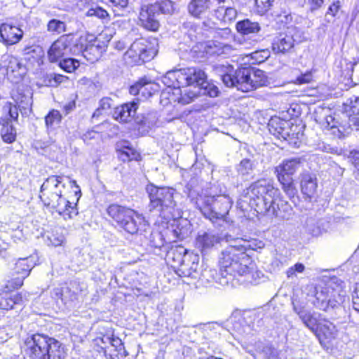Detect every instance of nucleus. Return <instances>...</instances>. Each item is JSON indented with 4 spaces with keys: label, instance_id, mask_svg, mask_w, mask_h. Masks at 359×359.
<instances>
[{
    "label": "nucleus",
    "instance_id": "nucleus-1",
    "mask_svg": "<svg viewBox=\"0 0 359 359\" xmlns=\"http://www.w3.org/2000/svg\"><path fill=\"white\" fill-rule=\"evenodd\" d=\"M279 195V190L270 180L262 179L252 183L245 191L241 203H248L259 214L284 217L282 210L285 211L289 205Z\"/></svg>",
    "mask_w": 359,
    "mask_h": 359
},
{
    "label": "nucleus",
    "instance_id": "nucleus-2",
    "mask_svg": "<svg viewBox=\"0 0 359 359\" xmlns=\"http://www.w3.org/2000/svg\"><path fill=\"white\" fill-rule=\"evenodd\" d=\"M231 245L222 252L219 266L222 275L243 276L248 282H252L255 264L245 251L251 248V245L241 238L233 240Z\"/></svg>",
    "mask_w": 359,
    "mask_h": 359
},
{
    "label": "nucleus",
    "instance_id": "nucleus-3",
    "mask_svg": "<svg viewBox=\"0 0 359 359\" xmlns=\"http://www.w3.org/2000/svg\"><path fill=\"white\" fill-rule=\"evenodd\" d=\"M62 177L52 175L48 177L41 187L40 198L43 204L55 210L65 219H72L78 215L76 205L72 203L62 196L65 184Z\"/></svg>",
    "mask_w": 359,
    "mask_h": 359
},
{
    "label": "nucleus",
    "instance_id": "nucleus-4",
    "mask_svg": "<svg viewBox=\"0 0 359 359\" xmlns=\"http://www.w3.org/2000/svg\"><path fill=\"white\" fill-rule=\"evenodd\" d=\"M26 351L31 359H65V346L48 335L35 334L25 341Z\"/></svg>",
    "mask_w": 359,
    "mask_h": 359
},
{
    "label": "nucleus",
    "instance_id": "nucleus-5",
    "mask_svg": "<svg viewBox=\"0 0 359 359\" xmlns=\"http://www.w3.org/2000/svg\"><path fill=\"white\" fill-rule=\"evenodd\" d=\"M107 212L119 228L131 235L141 234L148 226L142 215L127 207L114 203L109 205Z\"/></svg>",
    "mask_w": 359,
    "mask_h": 359
},
{
    "label": "nucleus",
    "instance_id": "nucleus-6",
    "mask_svg": "<svg viewBox=\"0 0 359 359\" xmlns=\"http://www.w3.org/2000/svg\"><path fill=\"white\" fill-rule=\"evenodd\" d=\"M206 79L205 72L195 67L168 71L162 78V82L166 86L163 96L170 93L171 87L203 86L206 83Z\"/></svg>",
    "mask_w": 359,
    "mask_h": 359
},
{
    "label": "nucleus",
    "instance_id": "nucleus-7",
    "mask_svg": "<svg viewBox=\"0 0 359 359\" xmlns=\"http://www.w3.org/2000/svg\"><path fill=\"white\" fill-rule=\"evenodd\" d=\"M150 203V211H156L159 215L170 212L175 206L173 199L174 190L168 187H158L149 185L147 188Z\"/></svg>",
    "mask_w": 359,
    "mask_h": 359
},
{
    "label": "nucleus",
    "instance_id": "nucleus-8",
    "mask_svg": "<svg viewBox=\"0 0 359 359\" xmlns=\"http://www.w3.org/2000/svg\"><path fill=\"white\" fill-rule=\"evenodd\" d=\"M218 72H222L221 79L223 83L229 88L236 87L243 92L253 90V86L250 82L251 69L248 67L237 69L233 73H231V67H217Z\"/></svg>",
    "mask_w": 359,
    "mask_h": 359
},
{
    "label": "nucleus",
    "instance_id": "nucleus-9",
    "mask_svg": "<svg viewBox=\"0 0 359 359\" xmlns=\"http://www.w3.org/2000/svg\"><path fill=\"white\" fill-rule=\"evenodd\" d=\"M157 50L146 39L135 41L124 55V60L130 65H140L154 57Z\"/></svg>",
    "mask_w": 359,
    "mask_h": 359
},
{
    "label": "nucleus",
    "instance_id": "nucleus-10",
    "mask_svg": "<svg viewBox=\"0 0 359 359\" xmlns=\"http://www.w3.org/2000/svg\"><path fill=\"white\" fill-rule=\"evenodd\" d=\"M107 45L100 37H95L92 34L81 36L75 43L74 51L82 53L84 57L93 62L97 60L105 51Z\"/></svg>",
    "mask_w": 359,
    "mask_h": 359
},
{
    "label": "nucleus",
    "instance_id": "nucleus-11",
    "mask_svg": "<svg viewBox=\"0 0 359 359\" xmlns=\"http://www.w3.org/2000/svg\"><path fill=\"white\" fill-rule=\"evenodd\" d=\"M300 165L299 158H291L283 161L275 168V173L283 189L290 196L295 194L292 175L297 171Z\"/></svg>",
    "mask_w": 359,
    "mask_h": 359
},
{
    "label": "nucleus",
    "instance_id": "nucleus-12",
    "mask_svg": "<svg viewBox=\"0 0 359 359\" xmlns=\"http://www.w3.org/2000/svg\"><path fill=\"white\" fill-rule=\"evenodd\" d=\"M33 259L31 257L18 259L11 267L10 278L7 280L6 287L14 290L20 287L33 268Z\"/></svg>",
    "mask_w": 359,
    "mask_h": 359
},
{
    "label": "nucleus",
    "instance_id": "nucleus-13",
    "mask_svg": "<svg viewBox=\"0 0 359 359\" xmlns=\"http://www.w3.org/2000/svg\"><path fill=\"white\" fill-rule=\"evenodd\" d=\"M269 130L271 134L278 139L288 141L290 143H296L294 140L299 138V133L296 130L297 126H294L289 121L278 117L271 118L268 124Z\"/></svg>",
    "mask_w": 359,
    "mask_h": 359
},
{
    "label": "nucleus",
    "instance_id": "nucleus-14",
    "mask_svg": "<svg viewBox=\"0 0 359 359\" xmlns=\"http://www.w3.org/2000/svg\"><path fill=\"white\" fill-rule=\"evenodd\" d=\"M210 210L208 212H204V215L210 219L214 218L224 219L228 214L231 207V201L230 198L226 195H220L217 196H210L207 198Z\"/></svg>",
    "mask_w": 359,
    "mask_h": 359
},
{
    "label": "nucleus",
    "instance_id": "nucleus-15",
    "mask_svg": "<svg viewBox=\"0 0 359 359\" xmlns=\"http://www.w3.org/2000/svg\"><path fill=\"white\" fill-rule=\"evenodd\" d=\"M318 118L319 123L325 128L332 130V134L339 138L344 137L350 133L351 125L348 119L343 116L340 117L339 115L334 114V116L325 115L323 119L320 117Z\"/></svg>",
    "mask_w": 359,
    "mask_h": 359
},
{
    "label": "nucleus",
    "instance_id": "nucleus-16",
    "mask_svg": "<svg viewBox=\"0 0 359 359\" xmlns=\"http://www.w3.org/2000/svg\"><path fill=\"white\" fill-rule=\"evenodd\" d=\"M316 300L320 303V308L325 310L328 306L334 307L337 304L342 303L345 300V295L337 292L334 289L326 287L325 290L317 291L316 293Z\"/></svg>",
    "mask_w": 359,
    "mask_h": 359
},
{
    "label": "nucleus",
    "instance_id": "nucleus-17",
    "mask_svg": "<svg viewBox=\"0 0 359 359\" xmlns=\"http://www.w3.org/2000/svg\"><path fill=\"white\" fill-rule=\"evenodd\" d=\"M72 38L68 35H63L56 40L50 46L48 55L49 60L52 62L57 61L65 54L70 52Z\"/></svg>",
    "mask_w": 359,
    "mask_h": 359
},
{
    "label": "nucleus",
    "instance_id": "nucleus-18",
    "mask_svg": "<svg viewBox=\"0 0 359 359\" xmlns=\"http://www.w3.org/2000/svg\"><path fill=\"white\" fill-rule=\"evenodd\" d=\"M158 15L156 6H153L152 4L145 5L141 8L139 19L144 28L151 31H156L159 27Z\"/></svg>",
    "mask_w": 359,
    "mask_h": 359
},
{
    "label": "nucleus",
    "instance_id": "nucleus-19",
    "mask_svg": "<svg viewBox=\"0 0 359 359\" xmlns=\"http://www.w3.org/2000/svg\"><path fill=\"white\" fill-rule=\"evenodd\" d=\"M181 88L182 87H171L172 90H170V93L165 97H163L162 93L161 97L168 100L170 102H177L185 105L192 102L200 93L199 91H194L187 88L182 90Z\"/></svg>",
    "mask_w": 359,
    "mask_h": 359
},
{
    "label": "nucleus",
    "instance_id": "nucleus-20",
    "mask_svg": "<svg viewBox=\"0 0 359 359\" xmlns=\"http://www.w3.org/2000/svg\"><path fill=\"white\" fill-rule=\"evenodd\" d=\"M199 257L197 255L189 253L185 255V259L175 270L180 276L196 278L198 274Z\"/></svg>",
    "mask_w": 359,
    "mask_h": 359
},
{
    "label": "nucleus",
    "instance_id": "nucleus-21",
    "mask_svg": "<svg viewBox=\"0 0 359 359\" xmlns=\"http://www.w3.org/2000/svg\"><path fill=\"white\" fill-rule=\"evenodd\" d=\"M23 36V32L18 27L4 23L0 27V37L6 46L18 43Z\"/></svg>",
    "mask_w": 359,
    "mask_h": 359
},
{
    "label": "nucleus",
    "instance_id": "nucleus-22",
    "mask_svg": "<svg viewBox=\"0 0 359 359\" xmlns=\"http://www.w3.org/2000/svg\"><path fill=\"white\" fill-rule=\"evenodd\" d=\"M137 108V102L135 101L123 104L115 108L113 117L120 122H130L135 116Z\"/></svg>",
    "mask_w": 359,
    "mask_h": 359
},
{
    "label": "nucleus",
    "instance_id": "nucleus-23",
    "mask_svg": "<svg viewBox=\"0 0 359 359\" xmlns=\"http://www.w3.org/2000/svg\"><path fill=\"white\" fill-rule=\"evenodd\" d=\"M210 0H191L187 6L188 13L196 19H201L211 8Z\"/></svg>",
    "mask_w": 359,
    "mask_h": 359
},
{
    "label": "nucleus",
    "instance_id": "nucleus-24",
    "mask_svg": "<svg viewBox=\"0 0 359 359\" xmlns=\"http://www.w3.org/2000/svg\"><path fill=\"white\" fill-rule=\"evenodd\" d=\"M249 352L255 359H280L276 349L262 341L256 342L255 349Z\"/></svg>",
    "mask_w": 359,
    "mask_h": 359
},
{
    "label": "nucleus",
    "instance_id": "nucleus-25",
    "mask_svg": "<svg viewBox=\"0 0 359 359\" xmlns=\"http://www.w3.org/2000/svg\"><path fill=\"white\" fill-rule=\"evenodd\" d=\"M158 90V86L155 82L142 78L130 88V93L137 95L141 93L143 96H151Z\"/></svg>",
    "mask_w": 359,
    "mask_h": 359
},
{
    "label": "nucleus",
    "instance_id": "nucleus-26",
    "mask_svg": "<svg viewBox=\"0 0 359 359\" xmlns=\"http://www.w3.org/2000/svg\"><path fill=\"white\" fill-rule=\"evenodd\" d=\"M293 309L294 312L299 316L304 325L308 327L313 333L317 334L318 326L319 323H318L316 313L306 309L304 307H297L295 305H294Z\"/></svg>",
    "mask_w": 359,
    "mask_h": 359
},
{
    "label": "nucleus",
    "instance_id": "nucleus-27",
    "mask_svg": "<svg viewBox=\"0 0 359 359\" xmlns=\"http://www.w3.org/2000/svg\"><path fill=\"white\" fill-rule=\"evenodd\" d=\"M294 46L292 35L280 33L274 38L272 43V50L275 53H285Z\"/></svg>",
    "mask_w": 359,
    "mask_h": 359
},
{
    "label": "nucleus",
    "instance_id": "nucleus-28",
    "mask_svg": "<svg viewBox=\"0 0 359 359\" xmlns=\"http://www.w3.org/2000/svg\"><path fill=\"white\" fill-rule=\"evenodd\" d=\"M342 116L348 119L351 125L355 126L356 130L359 129V102L356 99L350 100L344 104Z\"/></svg>",
    "mask_w": 359,
    "mask_h": 359
},
{
    "label": "nucleus",
    "instance_id": "nucleus-29",
    "mask_svg": "<svg viewBox=\"0 0 359 359\" xmlns=\"http://www.w3.org/2000/svg\"><path fill=\"white\" fill-rule=\"evenodd\" d=\"M187 249L183 246L177 245L172 248L167 253L166 260L175 271L185 259V255H189Z\"/></svg>",
    "mask_w": 359,
    "mask_h": 359
},
{
    "label": "nucleus",
    "instance_id": "nucleus-30",
    "mask_svg": "<svg viewBox=\"0 0 359 359\" xmlns=\"http://www.w3.org/2000/svg\"><path fill=\"white\" fill-rule=\"evenodd\" d=\"M219 238L210 232L199 233L196 238V247L201 252L208 250L219 243Z\"/></svg>",
    "mask_w": 359,
    "mask_h": 359
},
{
    "label": "nucleus",
    "instance_id": "nucleus-31",
    "mask_svg": "<svg viewBox=\"0 0 359 359\" xmlns=\"http://www.w3.org/2000/svg\"><path fill=\"white\" fill-rule=\"evenodd\" d=\"M315 334L318 337L320 342L323 340L330 341L336 338L337 330L332 323L325 321L323 323H319L318 332Z\"/></svg>",
    "mask_w": 359,
    "mask_h": 359
},
{
    "label": "nucleus",
    "instance_id": "nucleus-32",
    "mask_svg": "<svg viewBox=\"0 0 359 359\" xmlns=\"http://www.w3.org/2000/svg\"><path fill=\"white\" fill-rule=\"evenodd\" d=\"M237 15V10L233 7L224 8L223 6H219L213 11V16L224 24L231 23L234 21Z\"/></svg>",
    "mask_w": 359,
    "mask_h": 359
},
{
    "label": "nucleus",
    "instance_id": "nucleus-33",
    "mask_svg": "<svg viewBox=\"0 0 359 359\" xmlns=\"http://www.w3.org/2000/svg\"><path fill=\"white\" fill-rule=\"evenodd\" d=\"M317 179L309 173H304L301 179V189L304 195L312 198L317 190Z\"/></svg>",
    "mask_w": 359,
    "mask_h": 359
},
{
    "label": "nucleus",
    "instance_id": "nucleus-34",
    "mask_svg": "<svg viewBox=\"0 0 359 359\" xmlns=\"http://www.w3.org/2000/svg\"><path fill=\"white\" fill-rule=\"evenodd\" d=\"M236 28L237 32L243 35L257 34L261 29L257 22H253L249 19L238 21L236 25Z\"/></svg>",
    "mask_w": 359,
    "mask_h": 359
},
{
    "label": "nucleus",
    "instance_id": "nucleus-35",
    "mask_svg": "<svg viewBox=\"0 0 359 359\" xmlns=\"http://www.w3.org/2000/svg\"><path fill=\"white\" fill-rule=\"evenodd\" d=\"M23 302V297L20 293L12 296H9L8 294H0V309H12L14 305H21Z\"/></svg>",
    "mask_w": 359,
    "mask_h": 359
},
{
    "label": "nucleus",
    "instance_id": "nucleus-36",
    "mask_svg": "<svg viewBox=\"0 0 359 359\" xmlns=\"http://www.w3.org/2000/svg\"><path fill=\"white\" fill-rule=\"evenodd\" d=\"M13 98L22 115L27 116L32 111V97L29 95L18 94Z\"/></svg>",
    "mask_w": 359,
    "mask_h": 359
},
{
    "label": "nucleus",
    "instance_id": "nucleus-37",
    "mask_svg": "<svg viewBox=\"0 0 359 359\" xmlns=\"http://www.w3.org/2000/svg\"><path fill=\"white\" fill-rule=\"evenodd\" d=\"M3 127L1 130V135L3 141L6 143H12L15 140L16 131L15 128L9 123L8 120L0 119Z\"/></svg>",
    "mask_w": 359,
    "mask_h": 359
},
{
    "label": "nucleus",
    "instance_id": "nucleus-38",
    "mask_svg": "<svg viewBox=\"0 0 359 359\" xmlns=\"http://www.w3.org/2000/svg\"><path fill=\"white\" fill-rule=\"evenodd\" d=\"M118 158L123 161H130L139 160L140 155L134 149L129 146H123L121 149H117Z\"/></svg>",
    "mask_w": 359,
    "mask_h": 359
},
{
    "label": "nucleus",
    "instance_id": "nucleus-39",
    "mask_svg": "<svg viewBox=\"0 0 359 359\" xmlns=\"http://www.w3.org/2000/svg\"><path fill=\"white\" fill-rule=\"evenodd\" d=\"M250 82L253 86V90L266 85L268 83L267 77L266 76L264 72L257 69L252 71L251 69Z\"/></svg>",
    "mask_w": 359,
    "mask_h": 359
},
{
    "label": "nucleus",
    "instance_id": "nucleus-40",
    "mask_svg": "<svg viewBox=\"0 0 359 359\" xmlns=\"http://www.w3.org/2000/svg\"><path fill=\"white\" fill-rule=\"evenodd\" d=\"M153 6H156V12L158 13L161 11L162 13L172 15L176 12V8L174 3L170 0H164L160 3L152 4Z\"/></svg>",
    "mask_w": 359,
    "mask_h": 359
},
{
    "label": "nucleus",
    "instance_id": "nucleus-41",
    "mask_svg": "<svg viewBox=\"0 0 359 359\" xmlns=\"http://www.w3.org/2000/svg\"><path fill=\"white\" fill-rule=\"evenodd\" d=\"M86 15L89 17L95 16L97 18L105 20L106 22H109L110 20V17L108 12L100 6L90 8L87 11Z\"/></svg>",
    "mask_w": 359,
    "mask_h": 359
},
{
    "label": "nucleus",
    "instance_id": "nucleus-42",
    "mask_svg": "<svg viewBox=\"0 0 359 359\" xmlns=\"http://www.w3.org/2000/svg\"><path fill=\"white\" fill-rule=\"evenodd\" d=\"M270 56V52L268 50H261L252 53L250 55L252 64H259L264 62Z\"/></svg>",
    "mask_w": 359,
    "mask_h": 359
},
{
    "label": "nucleus",
    "instance_id": "nucleus-43",
    "mask_svg": "<svg viewBox=\"0 0 359 359\" xmlns=\"http://www.w3.org/2000/svg\"><path fill=\"white\" fill-rule=\"evenodd\" d=\"M79 65V62L73 58H66L60 62V67L67 72H74Z\"/></svg>",
    "mask_w": 359,
    "mask_h": 359
},
{
    "label": "nucleus",
    "instance_id": "nucleus-44",
    "mask_svg": "<svg viewBox=\"0 0 359 359\" xmlns=\"http://www.w3.org/2000/svg\"><path fill=\"white\" fill-rule=\"evenodd\" d=\"M203 330L210 338L213 337L222 330V326L217 323H208L203 325Z\"/></svg>",
    "mask_w": 359,
    "mask_h": 359
},
{
    "label": "nucleus",
    "instance_id": "nucleus-45",
    "mask_svg": "<svg viewBox=\"0 0 359 359\" xmlns=\"http://www.w3.org/2000/svg\"><path fill=\"white\" fill-rule=\"evenodd\" d=\"M255 168V163L250 159L245 158L239 164L238 172L243 175H249L252 172Z\"/></svg>",
    "mask_w": 359,
    "mask_h": 359
},
{
    "label": "nucleus",
    "instance_id": "nucleus-46",
    "mask_svg": "<svg viewBox=\"0 0 359 359\" xmlns=\"http://www.w3.org/2000/svg\"><path fill=\"white\" fill-rule=\"evenodd\" d=\"M3 111L9 116L11 119L15 121H18L19 108L15 104H12L11 102H6L3 107Z\"/></svg>",
    "mask_w": 359,
    "mask_h": 359
},
{
    "label": "nucleus",
    "instance_id": "nucleus-47",
    "mask_svg": "<svg viewBox=\"0 0 359 359\" xmlns=\"http://www.w3.org/2000/svg\"><path fill=\"white\" fill-rule=\"evenodd\" d=\"M65 24L60 20L53 19L48 24V30L60 34L65 32Z\"/></svg>",
    "mask_w": 359,
    "mask_h": 359
},
{
    "label": "nucleus",
    "instance_id": "nucleus-48",
    "mask_svg": "<svg viewBox=\"0 0 359 359\" xmlns=\"http://www.w3.org/2000/svg\"><path fill=\"white\" fill-rule=\"evenodd\" d=\"M60 121V113L55 109L50 111L45 118L46 124L48 127L53 126L55 123H59Z\"/></svg>",
    "mask_w": 359,
    "mask_h": 359
},
{
    "label": "nucleus",
    "instance_id": "nucleus-49",
    "mask_svg": "<svg viewBox=\"0 0 359 359\" xmlns=\"http://www.w3.org/2000/svg\"><path fill=\"white\" fill-rule=\"evenodd\" d=\"M111 106V99L109 97H103L100 100L98 108L93 114V117L99 116L103 111L110 109Z\"/></svg>",
    "mask_w": 359,
    "mask_h": 359
},
{
    "label": "nucleus",
    "instance_id": "nucleus-50",
    "mask_svg": "<svg viewBox=\"0 0 359 359\" xmlns=\"http://www.w3.org/2000/svg\"><path fill=\"white\" fill-rule=\"evenodd\" d=\"M48 239L53 246H60L65 242V236L62 233H52L48 236Z\"/></svg>",
    "mask_w": 359,
    "mask_h": 359
},
{
    "label": "nucleus",
    "instance_id": "nucleus-51",
    "mask_svg": "<svg viewBox=\"0 0 359 359\" xmlns=\"http://www.w3.org/2000/svg\"><path fill=\"white\" fill-rule=\"evenodd\" d=\"M201 87L204 89V94H206L211 97H215L219 94L218 88L213 84L208 83L207 81Z\"/></svg>",
    "mask_w": 359,
    "mask_h": 359
},
{
    "label": "nucleus",
    "instance_id": "nucleus-52",
    "mask_svg": "<svg viewBox=\"0 0 359 359\" xmlns=\"http://www.w3.org/2000/svg\"><path fill=\"white\" fill-rule=\"evenodd\" d=\"M20 218L17 215H12L6 219V224L12 230H18L20 227Z\"/></svg>",
    "mask_w": 359,
    "mask_h": 359
},
{
    "label": "nucleus",
    "instance_id": "nucleus-53",
    "mask_svg": "<svg viewBox=\"0 0 359 359\" xmlns=\"http://www.w3.org/2000/svg\"><path fill=\"white\" fill-rule=\"evenodd\" d=\"M312 80V74L311 72H306L297 78V84L308 83Z\"/></svg>",
    "mask_w": 359,
    "mask_h": 359
},
{
    "label": "nucleus",
    "instance_id": "nucleus-54",
    "mask_svg": "<svg viewBox=\"0 0 359 359\" xmlns=\"http://www.w3.org/2000/svg\"><path fill=\"white\" fill-rule=\"evenodd\" d=\"M350 158L352 161L353 165H354V167L356 168L357 171L359 173V151H351L350 154Z\"/></svg>",
    "mask_w": 359,
    "mask_h": 359
},
{
    "label": "nucleus",
    "instance_id": "nucleus-55",
    "mask_svg": "<svg viewBox=\"0 0 359 359\" xmlns=\"http://www.w3.org/2000/svg\"><path fill=\"white\" fill-rule=\"evenodd\" d=\"M307 1L311 11L320 8L324 3L323 0H307Z\"/></svg>",
    "mask_w": 359,
    "mask_h": 359
},
{
    "label": "nucleus",
    "instance_id": "nucleus-56",
    "mask_svg": "<svg viewBox=\"0 0 359 359\" xmlns=\"http://www.w3.org/2000/svg\"><path fill=\"white\" fill-rule=\"evenodd\" d=\"M353 304L355 310L359 311V285L355 287L353 294Z\"/></svg>",
    "mask_w": 359,
    "mask_h": 359
},
{
    "label": "nucleus",
    "instance_id": "nucleus-57",
    "mask_svg": "<svg viewBox=\"0 0 359 359\" xmlns=\"http://www.w3.org/2000/svg\"><path fill=\"white\" fill-rule=\"evenodd\" d=\"M114 6L126 8L128 6V0H109Z\"/></svg>",
    "mask_w": 359,
    "mask_h": 359
},
{
    "label": "nucleus",
    "instance_id": "nucleus-58",
    "mask_svg": "<svg viewBox=\"0 0 359 359\" xmlns=\"http://www.w3.org/2000/svg\"><path fill=\"white\" fill-rule=\"evenodd\" d=\"M339 9V2L332 4L328 9V13H330L332 15H335Z\"/></svg>",
    "mask_w": 359,
    "mask_h": 359
},
{
    "label": "nucleus",
    "instance_id": "nucleus-59",
    "mask_svg": "<svg viewBox=\"0 0 359 359\" xmlns=\"http://www.w3.org/2000/svg\"><path fill=\"white\" fill-rule=\"evenodd\" d=\"M96 136H98V133L95 131H89L83 134V139L85 142H87L91 139H95Z\"/></svg>",
    "mask_w": 359,
    "mask_h": 359
},
{
    "label": "nucleus",
    "instance_id": "nucleus-60",
    "mask_svg": "<svg viewBox=\"0 0 359 359\" xmlns=\"http://www.w3.org/2000/svg\"><path fill=\"white\" fill-rule=\"evenodd\" d=\"M275 0H257V4L260 1L264 6L265 11H269L272 6L273 3Z\"/></svg>",
    "mask_w": 359,
    "mask_h": 359
},
{
    "label": "nucleus",
    "instance_id": "nucleus-61",
    "mask_svg": "<svg viewBox=\"0 0 359 359\" xmlns=\"http://www.w3.org/2000/svg\"><path fill=\"white\" fill-rule=\"evenodd\" d=\"M53 296L56 299H60L63 301V290L60 287L55 288L53 290Z\"/></svg>",
    "mask_w": 359,
    "mask_h": 359
},
{
    "label": "nucleus",
    "instance_id": "nucleus-62",
    "mask_svg": "<svg viewBox=\"0 0 359 359\" xmlns=\"http://www.w3.org/2000/svg\"><path fill=\"white\" fill-rule=\"evenodd\" d=\"M279 18H280V21L281 22L285 23V24L290 22L292 20V17L290 14H285L284 15H280L279 16Z\"/></svg>",
    "mask_w": 359,
    "mask_h": 359
},
{
    "label": "nucleus",
    "instance_id": "nucleus-63",
    "mask_svg": "<svg viewBox=\"0 0 359 359\" xmlns=\"http://www.w3.org/2000/svg\"><path fill=\"white\" fill-rule=\"evenodd\" d=\"M15 232V233L13 235V238H16V239H18V240H22L23 238H24V236H23V233L22 232V230L21 229H18V230H14Z\"/></svg>",
    "mask_w": 359,
    "mask_h": 359
},
{
    "label": "nucleus",
    "instance_id": "nucleus-64",
    "mask_svg": "<svg viewBox=\"0 0 359 359\" xmlns=\"http://www.w3.org/2000/svg\"><path fill=\"white\" fill-rule=\"evenodd\" d=\"M293 267L294 269L295 273H302L305 269L304 266L301 263H297L294 264Z\"/></svg>",
    "mask_w": 359,
    "mask_h": 359
}]
</instances>
